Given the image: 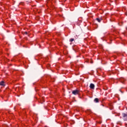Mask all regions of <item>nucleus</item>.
Wrapping results in <instances>:
<instances>
[{
	"label": "nucleus",
	"mask_w": 127,
	"mask_h": 127,
	"mask_svg": "<svg viewBox=\"0 0 127 127\" xmlns=\"http://www.w3.org/2000/svg\"><path fill=\"white\" fill-rule=\"evenodd\" d=\"M72 93L73 95H78L79 94V90H73Z\"/></svg>",
	"instance_id": "obj_1"
},
{
	"label": "nucleus",
	"mask_w": 127,
	"mask_h": 127,
	"mask_svg": "<svg viewBox=\"0 0 127 127\" xmlns=\"http://www.w3.org/2000/svg\"><path fill=\"white\" fill-rule=\"evenodd\" d=\"M122 116L124 118V121H127V114L123 113L122 114Z\"/></svg>",
	"instance_id": "obj_2"
},
{
	"label": "nucleus",
	"mask_w": 127,
	"mask_h": 127,
	"mask_svg": "<svg viewBox=\"0 0 127 127\" xmlns=\"http://www.w3.org/2000/svg\"><path fill=\"white\" fill-rule=\"evenodd\" d=\"M89 87L90 88V89L94 90V89H95V84H94L93 83H91Z\"/></svg>",
	"instance_id": "obj_3"
},
{
	"label": "nucleus",
	"mask_w": 127,
	"mask_h": 127,
	"mask_svg": "<svg viewBox=\"0 0 127 127\" xmlns=\"http://www.w3.org/2000/svg\"><path fill=\"white\" fill-rule=\"evenodd\" d=\"M0 86H2L3 87H4L5 86V84H4V81H1L0 82Z\"/></svg>",
	"instance_id": "obj_4"
},
{
	"label": "nucleus",
	"mask_w": 127,
	"mask_h": 127,
	"mask_svg": "<svg viewBox=\"0 0 127 127\" xmlns=\"http://www.w3.org/2000/svg\"><path fill=\"white\" fill-rule=\"evenodd\" d=\"M94 103H99V102H100V100H99V98H95L94 100Z\"/></svg>",
	"instance_id": "obj_5"
},
{
	"label": "nucleus",
	"mask_w": 127,
	"mask_h": 127,
	"mask_svg": "<svg viewBox=\"0 0 127 127\" xmlns=\"http://www.w3.org/2000/svg\"><path fill=\"white\" fill-rule=\"evenodd\" d=\"M96 20H97V21L98 22H101V20H102V18H96Z\"/></svg>",
	"instance_id": "obj_6"
},
{
	"label": "nucleus",
	"mask_w": 127,
	"mask_h": 127,
	"mask_svg": "<svg viewBox=\"0 0 127 127\" xmlns=\"http://www.w3.org/2000/svg\"><path fill=\"white\" fill-rule=\"evenodd\" d=\"M70 42H73V41H74V39H71L70 40Z\"/></svg>",
	"instance_id": "obj_7"
},
{
	"label": "nucleus",
	"mask_w": 127,
	"mask_h": 127,
	"mask_svg": "<svg viewBox=\"0 0 127 127\" xmlns=\"http://www.w3.org/2000/svg\"><path fill=\"white\" fill-rule=\"evenodd\" d=\"M78 36H79V35H76V36H75V39H77L78 38Z\"/></svg>",
	"instance_id": "obj_8"
},
{
	"label": "nucleus",
	"mask_w": 127,
	"mask_h": 127,
	"mask_svg": "<svg viewBox=\"0 0 127 127\" xmlns=\"http://www.w3.org/2000/svg\"><path fill=\"white\" fill-rule=\"evenodd\" d=\"M24 34H28V33H27V32H25Z\"/></svg>",
	"instance_id": "obj_9"
},
{
	"label": "nucleus",
	"mask_w": 127,
	"mask_h": 127,
	"mask_svg": "<svg viewBox=\"0 0 127 127\" xmlns=\"http://www.w3.org/2000/svg\"><path fill=\"white\" fill-rule=\"evenodd\" d=\"M55 81V80H53V82H54Z\"/></svg>",
	"instance_id": "obj_10"
}]
</instances>
